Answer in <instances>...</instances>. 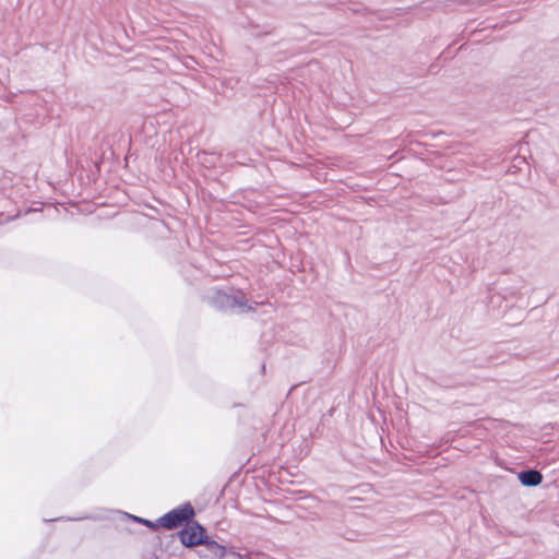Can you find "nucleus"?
Returning <instances> with one entry per match:
<instances>
[{
  "label": "nucleus",
  "instance_id": "f03ea898",
  "mask_svg": "<svg viewBox=\"0 0 559 559\" xmlns=\"http://www.w3.org/2000/svg\"><path fill=\"white\" fill-rule=\"evenodd\" d=\"M179 537L181 543L185 546L193 547L197 545H203L204 540V530L199 525L188 526L179 533Z\"/></svg>",
  "mask_w": 559,
  "mask_h": 559
},
{
  "label": "nucleus",
  "instance_id": "423d86ee",
  "mask_svg": "<svg viewBox=\"0 0 559 559\" xmlns=\"http://www.w3.org/2000/svg\"><path fill=\"white\" fill-rule=\"evenodd\" d=\"M229 555H230L231 557H234L235 559H249V558H247L246 556L240 555V554H237V552H234V551L229 552Z\"/></svg>",
  "mask_w": 559,
  "mask_h": 559
},
{
  "label": "nucleus",
  "instance_id": "20e7f679",
  "mask_svg": "<svg viewBox=\"0 0 559 559\" xmlns=\"http://www.w3.org/2000/svg\"><path fill=\"white\" fill-rule=\"evenodd\" d=\"M519 479L524 486H537L542 483L543 476L537 471H525L519 474Z\"/></svg>",
  "mask_w": 559,
  "mask_h": 559
},
{
  "label": "nucleus",
  "instance_id": "39448f33",
  "mask_svg": "<svg viewBox=\"0 0 559 559\" xmlns=\"http://www.w3.org/2000/svg\"><path fill=\"white\" fill-rule=\"evenodd\" d=\"M218 297H224L226 299V302H223V306H226V307H231L234 306L235 304V299H231L230 297H228L227 295H218Z\"/></svg>",
  "mask_w": 559,
  "mask_h": 559
},
{
  "label": "nucleus",
  "instance_id": "7ed1b4c3",
  "mask_svg": "<svg viewBox=\"0 0 559 559\" xmlns=\"http://www.w3.org/2000/svg\"><path fill=\"white\" fill-rule=\"evenodd\" d=\"M205 547L206 554L202 555L203 557H210L211 559H223L226 555V548L215 540H205L203 544Z\"/></svg>",
  "mask_w": 559,
  "mask_h": 559
},
{
  "label": "nucleus",
  "instance_id": "f257e3e1",
  "mask_svg": "<svg viewBox=\"0 0 559 559\" xmlns=\"http://www.w3.org/2000/svg\"><path fill=\"white\" fill-rule=\"evenodd\" d=\"M194 511L190 504H186L181 508L174 509L164 516L160 518V525L165 528H175L180 526L183 522L192 518Z\"/></svg>",
  "mask_w": 559,
  "mask_h": 559
}]
</instances>
